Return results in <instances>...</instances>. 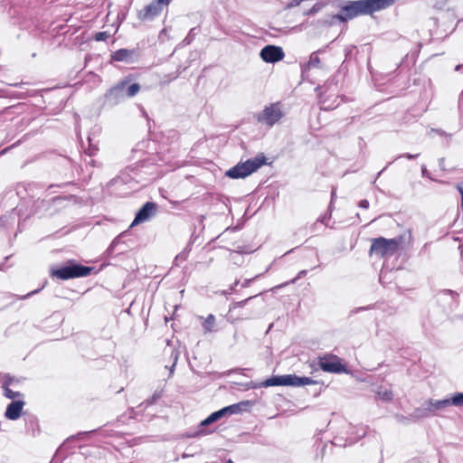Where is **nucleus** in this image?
Listing matches in <instances>:
<instances>
[{
	"instance_id": "0eeeda50",
	"label": "nucleus",
	"mask_w": 463,
	"mask_h": 463,
	"mask_svg": "<svg viewBox=\"0 0 463 463\" xmlns=\"http://www.w3.org/2000/svg\"><path fill=\"white\" fill-rule=\"evenodd\" d=\"M264 164L265 157L263 156H257L255 158L249 159L244 163L238 164L234 167L229 169L226 172V175L233 179L245 178L254 173Z\"/></svg>"
},
{
	"instance_id": "423d86ee",
	"label": "nucleus",
	"mask_w": 463,
	"mask_h": 463,
	"mask_svg": "<svg viewBox=\"0 0 463 463\" xmlns=\"http://www.w3.org/2000/svg\"><path fill=\"white\" fill-rule=\"evenodd\" d=\"M448 407L447 397L441 400L429 399L413 411L411 417L415 420L433 417L444 411Z\"/></svg>"
},
{
	"instance_id": "c9c22d12",
	"label": "nucleus",
	"mask_w": 463,
	"mask_h": 463,
	"mask_svg": "<svg viewBox=\"0 0 463 463\" xmlns=\"http://www.w3.org/2000/svg\"><path fill=\"white\" fill-rule=\"evenodd\" d=\"M9 268H10V266L9 265H5V262H3V263L0 264V270H2V271L5 270V269H7Z\"/></svg>"
},
{
	"instance_id": "7c9ffc66",
	"label": "nucleus",
	"mask_w": 463,
	"mask_h": 463,
	"mask_svg": "<svg viewBox=\"0 0 463 463\" xmlns=\"http://www.w3.org/2000/svg\"><path fill=\"white\" fill-rule=\"evenodd\" d=\"M13 381H14L13 377H11L10 375H6L2 383L3 390L5 389V387H9V385L13 383Z\"/></svg>"
},
{
	"instance_id": "9d476101",
	"label": "nucleus",
	"mask_w": 463,
	"mask_h": 463,
	"mask_svg": "<svg viewBox=\"0 0 463 463\" xmlns=\"http://www.w3.org/2000/svg\"><path fill=\"white\" fill-rule=\"evenodd\" d=\"M282 116L283 112L279 104H270L259 114L258 120L268 126H273Z\"/></svg>"
},
{
	"instance_id": "79ce46f5",
	"label": "nucleus",
	"mask_w": 463,
	"mask_h": 463,
	"mask_svg": "<svg viewBox=\"0 0 463 463\" xmlns=\"http://www.w3.org/2000/svg\"><path fill=\"white\" fill-rule=\"evenodd\" d=\"M222 295H227V291L226 290H222Z\"/></svg>"
},
{
	"instance_id": "f704fd0d",
	"label": "nucleus",
	"mask_w": 463,
	"mask_h": 463,
	"mask_svg": "<svg viewBox=\"0 0 463 463\" xmlns=\"http://www.w3.org/2000/svg\"><path fill=\"white\" fill-rule=\"evenodd\" d=\"M61 462H62V458H61L57 454L54 455V457L50 461V463H61Z\"/></svg>"
},
{
	"instance_id": "ddd939ff",
	"label": "nucleus",
	"mask_w": 463,
	"mask_h": 463,
	"mask_svg": "<svg viewBox=\"0 0 463 463\" xmlns=\"http://www.w3.org/2000/svg\"><path fill=\"white\" fill-rule=\"evenodd\" d=\"M401 269V266L395 267V262H383L379 274L380 283H391L394 279V270H399Z\"/></svg>"
},
{
	"instance_id": "5701e85b",
	"label": "nucleus",
	"mask_w": 463,
	"mask_h": 463,
	"mask_svg": "<svg viewBox=\"0 0 463 463\" xmlns=\"http://www.w3.org/2000/svg\"><path fill=\"white\" fill-rule=\"evenodd\" d=\"M132 56V52L128 50H126V49H121L118 52H116L113 55H112V58L116 61H127L128 59H130Z\"/></svg>"
},
{
	"instance_id": "72a5a7b5",
	"label": "nucleus",
	"mask_w": 463,
	"mask_h": 463,
	"mask_svg": "<svg viewBox=\"0 0 463 463\" xmlns=\"http://www.w3.org/2000/svg\"><path fill=\"white\" fill-rule=\"evenodd\" d=\"M307 269H303V270L299 271V272H298V276H297L295 279H293L290 282H292V283H293V282H295L298 279H300V278H302L304 275H306V274H307Z\"/></svg>"
},
{
	"instance_id": "bb28decb",
	"label": "nucleus",
	"mask_w": 463,
	"mask_h": 463,
	"mask_svg": "<svg viewBox=\"0 0 463 463\" xmlns=\"http://www.w3.org/2000/svg\"><path fill=\"white\" fill-rule=\"evenodd\" d=\"M258 295H255V296H250L249 298H247L246 299L244 300H241V301H237V302H233L230 305V310L232 309H236L238 307H243L246 306V304L250 300L252 299L253 298H256Z\"/></svg>"
},
{
	"instance_id": "1a4fd4ad",
	"label": "nucleus",
	"mask_w": 463,
	"mask_h": 463,
	"mask_svg": "<svg viewBox=\"0 0 463 463\" xmlns=\"http://www.w3.org/2000/svg\"><path fill=\"white\" fill-rule=\"evenodd\" d=\"M250 402H240L238 403H234L226 407H223L216 411L211 413L206 419L201 421L200 426L204 427L208 426L222 417L227 415H233L241 413L247 406H249Z\"/></svg>"
},
{
	"instance_id": "393cba45",
	"label": "nucleus",
	"mask_w": 463,
	"mask_h": 463,
	"mask_svg": "<svg viewBox=\"0 0 463 463\" xmlns=\"http://www.w3.org/2000/svg\"><path fill=\"white\" fill-rule=\"evenodd\" d=\"M214 324H215V317L213 315L210 314L205 318V320L203 324V327L205 332H211L213 330V327L214 326Z\"/></svg>"
},
{
	"instance_id": "a211bd4d",
	"label": "nucleus",
	"mask_w": 463,
	"mask_h": 463,
	"mask_svg": "<svg viewBox=\"0 0 463 463\" xmlns=\"http://www.w3.org/2000/svg\"><path fill=\"white\" fill-rule=\"evenodd\" d=\"M156 206L153 203H146L137 213L132 226L146 221L150 214L155 211Z\"/></svg>"
},
{
	"instance_id": "473e14b6",
	"label": "nucleus",
	"mask_w": 463,
	"mask_h": 463,
	"mask_svg": "<svg viewBox=\"0 0 463 463\" xmlns=\"http://www.w3.org/2000/svg\"><path fill=\"white\" fill-rule=\"evenodd\" d=\"M260 276V274H257V275H255L251 279H246L244 280V282L241 284V287H243V288L248 287L252 280H254L255 279L259 278Z\"/></svg>"
},
{
	"instance_id": "f3484780",
	"label": "nucleus",
	"mask_w": 463,
	"mask_h": 463,
	"mask_svg": "<svg viewBox=\"0 0 463 463\" xmlns=\"http://www.w3.org/2000/svg\"><path fill=\"white\" fill-rule=\"evenodd\" d=\"M24 419L25 421L26 432L32 436H36V434H38L40 431L37 417L33 414H28L24 412Z\"/></svg>"
},
{
	"instance_id": "f03ea898",
	"label": "nucleus",
	"mask_w": 463,
	"mask_h": 463,
	"mask_svg": "<svg viewBox=\"0 0 463 463\" xmlns=\"http://www.w3.org/2000/svg\"><path fill=\"white\" fill-rule=\"evenodd\" d=\"M394 0H359L342 8L336 16L340 21H347L360 14H370L393 5Z\"/></svg>"
},
{
	"instance_id": "2f4dec72",
	"label": "nucleus",
	"mask_w": 463,
	"mask_h": 463,
	"mask_svg": "<svg viewBox=\"0 0 463 463\" xmlns=\"http://www.w3.org/2000/svg\"><path fill=\"white\" fill-rule=\"evenodd\" d=\"M441 294H444V295H450L451 296V298L452 300H456L457 297H458V294L452 290H449V289H445L441 292Z\"/></svg>"
},
{
	"instance_id": "9b49d317",
	"label": "nucleus",
	"mask_w": 463,
	"mask_h": 463,
	"mask_svg": "<svg viewBox=\"0 0 463 463\" xmlns=\"http://www.w3.org/2000/svg\"><path fill=\"white\" fill-rule=\"evenodd\" d=\"M171 1L172 0H154L138 12V18L143 21L154 19L163 11L164 6L168 5Z\"/></svg>"
},
{
	"instance_id": "20e7f679",
	"label": "nucleus",
	"mask_w": 463,
	"mask_h": 463,
	"mask_svg": "<svg viewBox=\"0 0 463 463\" xmlns=\"http://www.w3.org/2000/svg\"><path fill=\"white\" fill-rule=\"evenodd\" d=\"M68 265L55 267L49 269L50 277L60 280H68L89 276L95 270L93 267L84 266L77 262H68Z\"/></svg>"
},
{
	"instance_id": "a878e982",
	"label": "nucleus",
	"mask_w": 463,
	"mask_h": 463,
	"mask_svg": "<svg viewBox=\"0 0 463 463\" xmlns=\"http://www.w3.org/2000/svg\"><path fill=\"white\" fill-rule=\"evenodd\" d=\"M4 395L6 398L11 399V400H14L15 398L24 397L23 393H21L20 392H14V391L11 390L9 387H5Z\"/></svg>"
},
{
	"instance_id": "6e6552de",
	"label": "nucleus",
	"mask_w": 463,
	"mask_h": 463,
	"mask_svg": "<svg viewBox=\"0 0 463 463\" xmlns=\"http://www.w3.org/2000/svg\"><path fill=\"white\" fill-rule=\"evenodd\" d=\"M317 364L319 368L326 373H348L349 370L337 355L333 354H326L317 358Z\"/></svg>"
},
{
	"instance_id": "37998d69",
	"label": "nucleus",
	"mask_w": 463,
	"mask_h": 463,
	"mask_svg": "<svg viewBox=\"0 0 463 463\" xmlns=\"http://www.w3.org/2000/svg\"><path fill=\"white\" fill-rule=\"evenodd\" d=\"M226 463H233L231 459L227 460Z\"/></svg>"
},
{
	"instance_id": "39448f33",
	"label": "nucleus",
	"mask_w": 463,
	"mask_h": 463,
	"mask_svg": "<svg viewBox=\"0 0 463 463\" xmlns=\"http://www.w3.org/2000/svg\"><path fill=\"white\" fill-rule=\"evenodd\" d=\"M317 381L307 376L296 374L273 375L259 384L260 387L271 386H304L317 384Z\"/></svg>"
},
{
	"instance_id": "a19ab883",
	"label": "nucleus",
	"mask_w": 463,
	"mask_h": 463,
	"mask_svg": "<svg viewBox=\"0 0 463 463\" xmlns=\"http://www.w3.org/2000/svg\"><path fill=\"white\" fill-rule=\"evenodd\" d=\"M318 9H319L318 7L314 6V7L311 9L310 13L317 12Z\"/></svg>"
},
{
	"instance_id": "f8f14e48",
	"label": "nucleus",
	"mask_w": 463,
	"mask_h": 463,
	"mask_svg": "<svg viewBox=\"0 0 463 463\" xmlns=\"http://www.w3.org/2000/svg\"><path fill=\"white\" fill-rule=\"evenodd\" d=\"M260 56L265 62L274 63L283 60L285 53L279 46L267 45L260 51Z\"/></svg>"
},
{
	"instance_id": "c756f323",
	"label": "nucleus",
	"mask_w": 463,
	"mask_h": 463,
	"mask_svg": "<svg viewBox=\"0 0 463 463\" xmlns=\"http://www.w3.org/2000/svg\"><path fill=\"white\" fill-rule=\"evenodd\" d=\"M408 463H426V460L423 456H418L411 458Z\"/></svg>"
},
{
	"instance_id": "4468645a",
	"label": "nucleus",
	"mask_w": 463,
	"mask_h": 463,
	"mask_svg": "<svg viewBox=\"0 0 463 463\" xmlns=\"http://www.w3.org/2000/svg\"><path fill=\"white\" fill-rule=\"evenodd\" d=\"M140 90V85L133 83L127 86L126 82H121L111 90L112 93L118 97H134Z\"/></svg>"
},
{
	"instance_id": "b1692460",
	"label": "nucleus",
	"mask_w": 463,
	"mask_h": 463,
	"mask_svg": "<svg viewBox=\"0 0 463 463\" xmlns=\"http://www.w3.org/2000/svg\"><path fill=\"white\" fill-rule=\"evenodd\" d=\"M46 283H47V282L45 281V282L43 284V286H42L41 288H37V289H34V290H32L31 292H29V293H27V294H25V295H13V294H9L8 296H9L10 298H15V299H17V300H24V299H27V298H29L30 297H32V296H33V295H35V294L39 293V292H40V291H41V290L45 287Z\"/></svg>"
},
{
	"instance_id": "dca6fc26",
	"label": "nucleus",
	"mask_w": 463,
	"mask_h": 463,
	"mask_svg": "<svg viewBox=\"0 0 463 463\" xmlns=\"http://www.w3.org/2000/svg\"><path fill=\"white\" fill-rule=\"evenodd\" d=\"M25 402L22 400L13 401L11 402L5 410V416L6 419L11 420H15L21 417L23 413V409Z\"/></svg>"
},
{
	"instance_id": "4c0bfd02",
	"label": "nucleus",
	"mask_w": 463,
	"mask_h": 463,
	"mask_svg": "<svg viewBox=\"0 0 463 463\" xmlns=\"http://www.w3.org/2000/svg\"><path fill=\"white\" fill-rule=\"evenodd\" d=\"M109 264H110V262H103L99 269L96 270L95 273H98L99 270H101L104 267L108 266Z\"/></svg>"
},
{
	"instance_id": "e433bc0d",
	"label": "nucleus",
	"mask_w": 463,
	"mask_h": 463,
	"mask_svg": "<svg viewBox=\"0 0 463 463\" xmlns=\"http://www.w3.org/2000/svg\"><path fill=\"white\" fill-rule=\"evenodd\" d=\"M360 205L361 207L363 208H367L368 207V202L366 200H363L361 203H360Z\"/></svg>"
},
{
	"instance_id": "7ed1b4c3",
	"label": "nucleus",
	"mask_w": 463,
	"mask_h": 463,
	"mask_svg": "<svg viewBox=\"0 0 463 463\" xmlns=\"http://www.w3.org/2000/svg\"><path fill=\"white\" fill-rule=\"evenodd\" d=\"M407 234L405 233L394 239H385L383 237L374 239L370 249L371 257L376 259L391 258L403 248L402 244ZM408 237L410 238L409 233Z\"/></svg>"
},
{
	"instance_id": "6ab92c4d",
	"label": "nucleus",
	"mask_w": 463,
	"mask_h": 463,
	"mask_svg": "<svg viewBox=\"0 0 463 463\" xmlns=\"http://www.w3.org/2000/svg\"><path fill=\"white\" fill-rule=\"evenodd\" d=\"M315 448H316V450H315V458L317 460L320 459L322 460L323 458L325 457V454H326V448H327V444L326 443H324L321 439L319 438H317L316 439V442H315Z\"/></svg>"
},
{
	"instance_id": "ea45409f",
	"label": "nucleus",
	"mask_w": 463,
	"mask_h": 463,
	"mask_svg": "<svg viewBox=\"0 0 463 463\" xmlns=\"http://www.w3.org/2000/svg\"><path fill=\"white\" fill-rule=\"evenodd\" d=\"M318 9H319L318 7L314 6V7L311 9L310 13L317 12Z\"/></svg>"
},
{
	"instance_id": "4be33fe9",
	"label": "nucleus",
	"mask_w": 463,
	"mask_h": 463,
	"mask_svg": "<svg viewBox=\"0 0 463 463\" xmlns=\"http://www.w3.org/2000/svg\"><path fill=\"white\" fill-rule=\"evenodd\" d=\"M161 396H162L161 392L156 391V392L153 393V395H152L150 398H148V399L145 400V401H144V402H143L138 406V408H144V409H146V408H147V407H149V406H151V405L155 404V403L157 402V400L161 398Z\"/></svg>"
},
{
	"instance_id": "2eb2a0df",
	"label": "nucleus",
	"mask_w": 463,
	"mask_h": 463,
	"mask_svg": "<svg viewBox=\"0 0 463 463\" xmlns=\"http://www.w3.org/2000/svg\"><path fill=\"white\" fill-rule=\"evenodd\" d=\"M373 308L379 309V310L386 313L389 316L394 315L397 311V308L395 307H392L385 302H376L373 305H369V306H365V307H360L354 308L353 310H351L350 314L354 315L361 311L370 310Z\"/></svg>"
},
{
	"instance_id": "58836bf2",
	"label": "nucleus",
	"mask_w": 463,
	"mask_h": 463,
	"mask_svg": "<svg viewBox=\"0 0 463 463\" xmlns=\"http://www.w3.org/2000/svg\"><path fill=\"white\" fill-rule=\"evenodd\" d=\"M239 284V280H236L233 285L231 286V290H234L235 287Z\"/></svg>"
},
{
	"instance_id": "cd10ccee",
	"label": "nucleus",
	"mask_w": 463,
	"mask_h": 463,
	"mask_svg": "<svg viewBox=\"0 0 463 463\" xmlns=\"http://www.w3.org/2000/svg\"><path fill=\"white\" fill-rule=\"evenodd\" d=\"M179 352L176 350H173L171 353V357L174 359V363L172 366L170 367V373H173L174 368L176 364L177 359H178Z\"/></svg>"
},
{
	"instance_id": "412c9836",
	"label": "nucleus",
	"mask_w": 463,
	"mask_h": 463,
	"mask_svg": "<svg viewBox=\"0 0 463 463\" xmlns=\"http://www.w3.org/2000/svg\"><path fill=\"white\" fill-rule=\"evenodd\" d=\"M376 397L383 402H391L393 398V394L391 390L380 387L376 392Z\"/></svg>"
},
{
	"instance_id": "c85d7f7f",
	"label": "nucleus",
	"mask_w": 463,
	"mask_h": 463,
	"mask_svg": "<svg viewBox=\"0 0 463 463\" xmlns=\"http://www.w3.org/2000/svg\"><path fill=\"white\" fill-rule=\"evenodd\" d=\"M109 37V34L107 32H101V33H96L95 40L96 41H104Z\"/></svg>"
},
{
	"instance_id": "aec40b11",
	"label": "nucleus",
	"mask_w": 463,
	"mask_h": 463,
	"mask_svg": "<svg viewBox=\"0 0 463 463\" xmlns=\"http://www.w3.org/2000/svg\"><path fill=\"white\" fill-rule=\"evenodd\" d=\"M449 407H463V392H455L450 397H447Z\"/></svg>"
},
{
	"instance_id": "c03bdc74",
	"label": "nucleus",
	"mask_w": 463,
	"mask_h": 463,
	"mask_svg": "<svg viewBox=\"0 0 463 463\" xmlns=\"http://www.w3.org/2000/svg\"><path fill=\"white\" fill-rule=\"evenodd\" d=\"M461 272L463 273V266L460 268Z\"/></svg>"
},
{
	"instance_id": "f257e3e1",
	"label": "nucleus",
	"mask_w": 463,
	"mask_h": 463,
	"mask_svg": "<svg viewBox=\"0 0 463 463\" xmlns=\"http://www.w3.org/2000/svg\"><path fill=\"white\" fill-rule=\"evenodd\" d=\"M328 428L334 436L331 444L335 447L345 448L356 443L365 436L366 430L363 426H354L345 419H335L328 423Z\"/></svg>"
}]
</instances>
